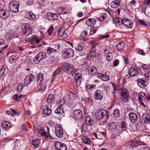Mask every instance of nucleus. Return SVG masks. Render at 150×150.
Segmentation results:
<instances>
[{
    "instance_id": "aec40b11",
    "label": "nucleus",
    "mask_w": 150,
    "mask_h": 150,
    "mask_svg": "<svg viewBox=\"0 0 150 150\" xmlns=\"http://www.w3.org/2000/svg\"><path fill=\"white\" fill-rule=\"evenodd\" d=\"M96 22V20L94 18H89L87 20L86 24L88 26L93 27Z\"/></svg>"
},
{
    "instance_id": "a19ab883",
    "label": "nucleus",
    "mask_w": 150,
    "mask_h": 150,
    "mask_svg": "<svg viewBox=\"0 0 150 150\" xmlns=\"http://www.w3.org/2000/svg\"><path fill=\"white\" fill-rule=\"evenodd\" d=\"M145 95V93L144 92H142L140 93L139 94L138 101L144 100Z\"/></svg>"
},
{
    "instance_id": "c03bdc74",
    "label": "nucleus",
    "mask_w": 150,
    "mask_h": 150,
    "mask_svg": "<svg viewBox=\"0 0 150 150\" xmlns=\"http://www.w3.org/2000/svg\"><path fill=\"white\" fill-rule=\"evenodd\" d=\"M3 125L4 128H8L10 127L11 124L8 121H4L3 122Z\"/></svg>"
},
{
    "instance_id": "72a5a7b5",
    "label": "nucleus",
    "mask_w": 150,
    "mask_h": 150,
    "mask_svg": "<svg viewBox=\"0 0 150 150\" xmlns=\"http://www.w3.org/2000/svg\"><path fill=\"white\" fill-rule=\"evenodd\" d=\"M120 2L118 0L113 1L110 4V6L112 8H115L120 5Z\"/></svg>"
},
{
    "instance_id": "de8ad7c7",
    "label": "nucleus",
    "mask_w": 150,
    "mask_h": 150,
    "mask_svg": "<svg viewBox=\"0 0 150 150\" xmlns=\"http://www.w3.org/2000/svg\"><path fill=\"white\" fill-rule=\"evenodd\" d=\"M83 142L86 144H89L91 143V141L86 137L84 136L83 138Z\"/></svg>"
},
{
    "instance_id": "9b49d317",
    "label": "nucleus",
    "mask_w": 150,
    "mask_h": 150,
    "mask_svg": "<svg viewBox=\"0 0 150 150\" xmlns=\"http://www.w3.org/2000/svg\"><path fill=\"white\" fill-rule=\"evenodd\" d=\"M45 16L47 19L50 20H56L58 18V16L56 13L48 12L46 14Z\"/></svg>"
},
{
    "instance_id": "a878e982",
    "label": "nucleus",
    "mask_w": 150,
    "mask_h": 150,
    "mask_svg": "<svg viewBox=\"0 0 150 150\" xmlns=\"http://www.w3.org/2000/svg\"><path fill=\"white\" fill-rule=\"evenodd\" d=\"M88 72L89 74L91 75H94L96 74L97 72V70L96 68L94 66L89 67L88 68Z\"/></svg>"
},
{
    "instance_id": "cd10ccee",
    "label": "nucleus",
    "mask_w": 150,
    "mask_h": 150,
    "mask_svg": "<svg viewBox=\"0 0 150 150\" xmlns=\"http://www.w3.org/2000/svg\"><path fill=\"white\" fill-rule=\"evenodd\" d=\"M85 123L88 125H91L94 122L92 119L90 115H87L85 119Z\"/></svg>"
},
{
    "instance_id": "49530a36",
    "label": "nucleus",
    "mask_w": 150,
    "mask_h": 150,
    "mask_svg": "<svg viewBox=\"0 0 150 150\" xmlns=\"http://www.w3.org/2000/svg\"><path fill=\"white\" fill-rule=\"evenodd\" d=\"M64 30L63 27H61L58 30V37L60 38L61 35L64 32Z\"/></svg>"
},
{
    "instance_id": "c85d7f7f",
    "label": "nucleus",
    "mask_w": 150,
    "mask_h": 150,
    "mask_svg": "<svg viewBox=\"0 0 150 150\" xmlns=\"http://www.w3.org/2000/svg\"><path fill=\"white\" fill-rule=\"evenodd\" d=\"M43 74L42 73H39L38 74L37 77V83L38 85H41L43 81Z\"/></svg>"
},
{
    "instance_id": "e2e57ef3",
    "label": "nucleus",
    "mask_w": 150,
    "mask_h": 150,
    "mask_svg": "<svg viewBox=\"0 0 150 150\" xmlns=\"http://www.w3.org/2000/svg\"><path fill=\"white\" fill-rule=\"evenodd\" d=\"M87 35V32L86 31L84 30L82 32L81 34V36L82 37H86Z\"/></svg>"
},
{
    "instance_id": "f704fd0d",
    "label": "nucleus",
    "mask_w": 150,
    "mask_h": 150,
    "mask_svg": "<svg viewBox=\"0 0 150 150\" xmlns=\"http://www.w3.org/2000/svg\"><path fill=\"white\" fill-rule=\"evenodd\" d=\"M70 100V96L68 94H66L63 99L61 100V102H62V103L61 104H64L65 103H67Z\"/></svg>"
},
{
    "instance_id": "2f4dec72",
    "label": "nucleus",
    "mask_w": 150,
    "mask_h": 150,
    "mask_svg": "<svg viewBox=\"0 0 150 150\" xmlns=\"http://www.w3.org/2000/svg\"><path fill=\"white\" fill-rule=\"evenodd\" d=\"M8 16L6 13L5 10L3 9H0V17L3 19H6Z\"/></svg>"
},
{
    "instance_id": "2eb2a0df",
    "label": "nucleus",
    "mask_w": 150,
    "mask_h": 150,
    "mask_svg": "<svg viewBox=\"0 0 150 150\" xmlns=\"http://www.w3.org/2000/svg\"><path fill=\"white\" fill-rule=\"evenodd\" d=\"M64 52L63 53V55L65 58H68L69 57L73 56L74 53L73 50L71 49H67L64 50Z\"/></svg>"
},
{
    "instance_id": "a18cd8bd",
    "label": "nucleus",
    "mask_w": 150,
    "mask_h": 150,
    "mask_svg": "<svg viewBox=\"0 0 150 150\" xmlns=\"http://www.w3.org/2000/svg\"><path fill=\"white\" fill-rule=\"evenodd\" d=\"M86 124H83L82 125V129L84 132H87L89 130V128L88 127V126Z\"/></svg>"
},
{
    "instance_id": "3c124183",
    "label": "nucleus",
    "mask_w": 150,
    "mask_h": 150,
    "mask_svg": "<svg viewBox=\"0 0 150 150\" xmlns=\"http://www.w3.org/2000/svg\"><path fill=\"white\" fill-rule=\"evenodd\" d=\"M96 87V85L95 84H91L88 85L86 87V90L88 91H89L92 88Z\"/></svg>"
},
{
    "instance_id": "6e6552de",
    "label": "nucleus",
    "mask_w": 150,
    "mask_h": 150,
    "mask_svg": "<svg viewBox=\"0 0 150 150\" xmlns=\"http://www.w3.org/2000/svg\"><path fill=\"white\" fill-rule=\"evenodd\" d=\"M108 125L109 128L111 131L117 132L119 130L120 127L116 122H110L108 123Z\"/></svg>"
},
{
    "instance_id": "1a4fd4ad",
    "label": "nucleus",
    "mask_w": 150,
    "mask_h": 150,
    "mask_svg": "<svg viewBox=\"0 0 150 150\" xmlns=\"http://www.w3.org/2000/svg\"><path fill=\"white\" fill-rule=\"evenodd\" d=\"M28 24H25V25L22 27V31L23 34L25 35H28L31 34L32 30L31 28L28 26Z\"/></svg>"
},
{
    "instance_id": "6ab92c4d",
    "label": "nucleus",
    "mask_w": 150,
    "mask_h": 150,
    "mask_svg": "<svg viewBox=\"0 0 150 150\" xmlns=\"http://www.w3.org/2000/svg\"><path fill=\"white\" fill-rule=\"evenodd\" d=\"M97 76L103 81H107L109 80V77L108 75L98 73L97 74Z\"/></svg>"
},
{
    "instance_id": "338daca9",
    "label": "nucleus",
    "mask_w": 150,
    "mask_h": 150,
    "mask_svg": "<svg viewBox=\"0 0 150 150\" xmlns=\"http://www.w3.org/2000/svg\"><path fill=\"white\" fill-rule=\"evenodd\" d=\"M119 61L117 59H115L113 62V66L114 67H117L119 64Z\"/></svg>"
},
{
    "instance_id": "0e129e2a",
    "label": "nucleus",
    "mask_w": 150,
    "mask_h": 150,
    "mask_svg": "<svg viewBox=\"0 0 150 150\" xmlns=\"http://www.w3.org/2000/svg\"><path fill=\"white\" fill-rule=\"evenodd\" d=\"M138 53L142 55H145L146 54V53L144 52L142 50H139L137 51Z\"/></svg>"
},
{
    "instance_id": "c756f323",
    "label": "nucleus",
    "mask_w": 150,
    "mask_h": 150,
    "mask_svg": "<svg viewBox=\"0 0 150 150\" xmlns=\"http://www.w3.org/2000/svg\"><path fill=\"white\" fill-rule=\"evenodd\" d=\"M64 112L63 108L60 106L58 107L54 111V112L57 114L58 116H60L62 115Z\"/></svg>"
},
{
    "instance_id": "4be33fe9",
    "label": "nucleus",
    "mask_w": 150,
    "mask_h": 150,
    "mask_svg": "<svg viewBox=\"0 0 150 150\" xmlns=\"http://www.w3.org/2000/svg\"><path fill=\"white\" fill-rule=\"evenodd\" d=\"M51 57L50 58V60L48 61V63L50 65H54L58 61V59L57 58V55L51 56Z\"/></svg>"
},
{
    "instance_id": "09e8293b",
    "label": "nucleus",
    "mask_w": 150,
    "mask_h": 150,
    "mask_svg": "<svg viewBox=\"0 0 150 150\" xmlns=\"http://www.w3.org/2000/svg\"><path fill=\"white\" fill-rule=\"evenodd\" d=\"M25 84L23 83H21L18 85L17 87V90L19 92H21Z\"/></svg>"
},
{
    "instance_id": "473e14b6",
    "label": "nucleus",
    "mask_w": 150,
    "mask_h": 150,
    "mask_svg": "<svg viewBox=\"0 0 150 150\" xmlns=\"http://www.w3.org/2000/svg\"><path fill=\"white\" fill-rule=\"evenodd\" d=\"M91 43H92L93 44V46L92 47L91 50L89 52V54L91 56L92 55H93L96 51V48L95 46L97 45V43L94 42V41H91Z\"/></svg>"
},
{
    "instance_id": "393cba45",
    "label": "nucleus",
    "mask_w": 150,
    "mask_h": 150,
    "mask_svg": "<svg viewBox=\"0 0 150 150\" xmlns=\"http://www.w3.org/2000/svg\"><path fill=\"white\" fill-rule=\"evenodd\" d=\"M142 117L144 123L148 124L150 122V116L149 115L144 113L142 115Z\"/></svg>"
},
{
    "instance_id": "20e7f679",
    "label": "nucleus",
    "mask_w": 150,
    "mask_h": 150,
    "mask_svg": "<svg viewBox=\"0 0 150 150\" xmlns=\"http://www.w3.org/2000/svg\"><path fill=\"white\" fill-rule=\"evenodd\" d=\"M55 128L56 136L59 138L62 137L63 135V131L61 125L59 124H57L56 125Z\"/></svg>"
},
{
    "instance_id": "dca6fc26",
    "label": "nucleus",
    "mask_w": 150,
    "mask_h": 150,
    "mask_svg": "<svg viewBox=\"0 0 150 150\" xmlns=\"http://www.w3.org/2000/svg\"><path fill=\"white\" fill-rule=\"evenodd\" d=\"M137 81L138 86L141 88L146 86L148 84V82L144 78L138 79Z\"/></svg>"
},
{
    "instance_id": "052dcab7",
    "label": "nucleus",
    "mask_w": 150,
    "mask_h": 150,
    "mask_svg": "<svg viewBox=\"0 0 150 150\" xmlns=\"http://www.w3.org/2000/svg\"><path fill=\"white\" fill-rule=\"evenodd\" d=\"M138 21L140 23V24H141V25L144 26H146L147 25V24L145 22L143 21L138 19Z\"/></svg>"
},
{
    "instance_id": "9d476101",
    "label": "nucleus",
    "mask_w": 150,
    "mask_h": 150,
    "mask_svg": "<svg viewBox=\"0 0 150 150\" xmlns=\"http://www.w3.org/2000/svg\"><path fill=\"white\" fill-rule=\"evenodd\" d=\"M35 76L33 74H30L26 76L24 79V84L28 85L29 84L31 81H33L35 79Z\"/></svg>"
},
{
    "instance_id": "79ce46f5",
    "label": "nucleus",
    "mask_w": 150,
    "mask_h": 150,
    "mask_svg": "<svg viewBox=\"0 0 150 150\" xmlns=\"http://www.w3.org/2000/svg\"><path fill=\"white\" fill-rule=\"evenodd\" d=\"M125 46V45L124 42H120L117 44L116 47L118 50H122L124 48Z\"/></svg>"
},
{
    "instance_id": "0eeeda50",
    "label": "nucleus",
    "mask_w": 150,
    "mask_h": 150,
    "mask_svg": "<svg viewBox=\"0 0 150 150\" xmlns=\"http://www.w3.org/2000/svg\"><path fill=\"white\" fill-rule=\"evenodd\" d=\"M74 81L77 86H79L81 83L82 77L81 74L79 73H76L74 76Z\"/></svg>"
},
{
    "instance_id": "6e6d98bb",
    "label": "nucleus",
    "mask_w": 150,
    "mask_h": 150,
    "mask_svg": "<svg viewBox=\"0 0 150 150\" xmlns=\"http://www.w3.org/2000/svg\"><path fill=\"white\" fill-rule=\"evenodd\" d=\"M16 58L13 55H12L9 57V60L11 62H14L16 59Z\"/></svg>"
},
{
    "instance_id": "c9c22d12",
    "label": "nucleus",
    "mask_w": 150,
    "mask_h": 150,
    "mask_svg": "<svg viewBox=\"0 0 150 150\" xmlns=\"http://www.w3.org/2000/svg\"><path fill=\"white\" fill-rule=\"evenodd\" d=\"M47 102L49 103H52L54 101V98L53 94H51L49 95L47 99Z\"/></svg>"
},
{
    "instance_id": "4d7b16f0",
    "label": "nucleus",
    "mask_w": 150,
    "mask_h": 150,
    "mask_svg": "<svg viewBox=\"0 0 150 150\" xmlns=\"http://www.w3.org/2000/svg\"><path fill=\"white\" fill-rule=\"evenodd\" d=\"M109 37V35H101L100 36L99 40H102L105 38H108Z\"/></svg>"
},
{
    "instance_id": "423d86ee",
    "label": "nucleus",
    "mask_w": 150,
    "mask_h": 150,
    "mask_svg": "<svg viewBox=\"0 0 150 150\" xmlns=\"http://www.w3.org/2000/svg\"><path fill=\"white\" fill-rule=\"evenodd\" d=\"M85 45L84 43L79 40L75 42L74 45V47L76 50L79 52L81 51Z\"/></svg>"
},
{
    "instance_id": "f3484780",
    "label": "nucleus",
    "mask_w": 150,
    "mask_h": 150,
    "mask_svg": "<svg viewBox=\"0 0 150 150\" xmlns=\"http://www.w3.org/2000/svg\"><path fill=\"white\" fill-rule=\"evenodd\" d=\"M94 97L95 99L96 100H101L103 98L102 92L99 89L96 90L94 95Z\"/></svg>"
},
{
    "instance_id": "412c9836",
    "label": "nucleus",
    "mask_w": 150,
    "mask_h": 150,
    "mask_svg": "<svg viewBox=\"0 0 150 150\" xmlns=\"http://www.w3.org/2000/svg\"><path fill=\"white\" fill-rule=\"evenodd\" d=\"M25 17L30 20L34 21L36 18V15L32 12H27L26 13Z\"/></svg>"
},
{
    "instance_id": "e433bc0d",
    "label": "nucleus",
    "mask_w": 150,
    "mask_h": 150,
    "mask_svg": "<svg viewBox=\"0 0 150 150\" xmlns=\"http://www.w3.org/2000/svg\"><path fill=\"white\" fill-rule=\"evenodd\" d=\"M38 132L41 135H42L46 138H48L47 133L43 128L42 127L40 129H38Z\"/></svg>"
},
{
    "instance_id": "603ef678",
    "label": "nucleus",
    "mask_w": 150,
    "mask_h": 150,
    "mask_svg": "<svg viewBox=\"0 0 150 150\" xmlns=\"http://www.w3.org/2000/svg\"><path fill=\"white\" fill-rule=\"evenodd\" d=\"M113 115L115 117H117L120 116V111L118 109L115 110L113 112Z\"/></svg>"
},
{
    "instance_id": "39448f33",
    "label": "nucleus",
    "mask_w": 150,
    "mask_h": 150,
    "mask_svg": "<svg viewBox=\"0 0 150 150\" xmlns=\"http://www.w3.org/2000/svg\"><path fill=\"white\" fill-rule=\"evenodd\" d=\"M46 55L45 53L44 52H40L39 53L34 59V62L37 64L41 60L45 58Z\"/></svg>"
},
{
    "instance_id": "8fccbe9b",
    "label": "nucleus",
    "mask_w": 150,
    "mask_h": 150,
    "mask_svg": "<svg viewBox=\"0 0 150 150\" xmlns=\"http://www.w3.org/2000/svg\"><path fill=\"white\" fill-rule=\"evenodd\" d=\"M62 143L56 141L55 142L54 146L56 149L58 150L59 149H60V146H61Z\"/></svg>"
},
{
    "instance_id": "37998d69",
    "label": "nucleus",
    "mask_w": 150,
    "mask_h": 150,
    "mask_svg": "<svg viewBox=\"0 0 150 150\" xmlns=\"http://www.w3.org/2000/svg\"><path fill=\"white\" fill-rule=\"evenodd\" d=\"M99 27V26H96L91 28L90 29V34L91 35L94 34L96 32Z\"/></svg>"
},
{
    "instance_id": "bf43d9fd",
    "label": "nucleus",
    "mask_w": 150,
    "mask_h": 150,
    "mask_svg": "<svg viewBox=\"0 0 150 150\" xmlns=\"http://www.w3.org/2000/svg\"><path fill=\"white\" fill-rule=\"evenodd\" d=\"M53 26H52L50 28H49L47 30V32L49 35H50L52 33V32L53 31Z\"/></svg>"
},
{
    "instance_id": "7c9ffc66",
    "label": "nucleus",
    "mask_w": 150,
    "mask_h": 150,
    "mask_svg": "<svg viewBox=\"0 0 150 150\" xmlns=\"http://www.w3.org/2000/svg\"><path fill=\"white\" fill-rule=\"evenodd\" d=\"M105 54L106 56L107 59L109 61H110L112 59V53L108 50H105Z\"/></svg>"
},
{
    "instance_id": "864d4df0",
    "label": "nucleus",
    "mask_w": 150,
    "mask_h": 150,
    "mask_svg": "<svg viewBox=\"0 0 150 150\" xmlns=\"http://www.w3.org/2000/svg\"><path fill=\"white\" fill-rule=\"evenodd\" d=\"M6 70V68L5 67H3L0 70V76L2 77L4 74Z\"/></svg>"
},
{
    "instance_id": "69168bd1",
    "label": "nucleus",
    "mask_w": 150,
    "mask_h": 150,
    "mask_svg": "<svg viewBox=\"0 0 150 150\" xmlns=\"http://www.w3.org/2000/svg\"><path fill=\"white\" fill-rule=\"evenodd\" d=\"M60 146V149H59V150H66L67 148L65 145L62 143V144Z\"/></svg>"
},
{
    "instance_id": "5701e85b",
    "label": "nucleus",
    "mask_w": 150,
    "mask_h": 150,
    "mask_svg": "<svg viewBox=\"0 0 150 150\" xmlns=\"http://www.w3.org/2000/svg\"><path fill=\"white\" fill-rule=\"evenodd\" d=\"M130 121L133 122H135L138 119L137 115L134 112H131L129 115Z\"/></svg>"
},
{
    "instance_id": "4468645a",
    "label": "nucleus",
    "mask_w": 150,
    "mask_h": 150,
    "mask_svg": "<svg viewBox=\"0 0 150 150\" xmlns=\"http://www.w3.org/2000/svg\"><path fill=\"white\" fill-rule=\"evenodd\" d=\"M73 115L75 118L78 120H80L82 117V112L79 109L74 110L73 112Z\"/></svg>"
},
{
    "instance_id": "ddd939ff",
    "label": "nucleus",
    "mask_w": 150,
    "mask_h": 150,
    "mask_svg": "<svg viewBox=\"0 0 150 150\" xmlns=\"http://www.w3.org/2000/svg\"><path fill=\"white\" fill-rule=\"evenodd\" d=\"M139 69L137 68L132 67L129 69L128 74L130 76H135L139 74Z\"/></svg>"
},
{
    "instance_id": "b1692460",
    "label": "nucleus",
    "mask_w": 150,
    "mask_h": 150,
    "mask_svg": "<svg viewBox=\"0 0 150 150\" xmlns=\"http://www.w3.org/2000/svg\"><path fill=\"white\" fill-rule=\"evenodd\" d=\"M47 53L48 54H50L51 56L57 55V52L56 50L54 49H52L50 47H48L47 50Z\"/></svg>"
},
{
    "instance_id": "774afa93",
    "label": "nucleus",
    "mask_w": 150,
    "mask_h": 150,
    "mask_svg": "<svg viewBox=\"0 0 150 150\" xmlns=\"http://www.w3.org/2000/svg\"><path fill=\"white\" fill-rule=\"evenodd\" d=\"M145 77L148 80H150V72H148L145 75Z\"/></svg>"
},
{
    "instance_id": "5fc2aeb1",
    "label": "nucleus",
    "mask_w": 150,
    "mask_h": 150,
    "mask_svg": "<svg viewBox=\"0 0 150 150\" xmlns=\"http://www.w3.org/2000/svg\"><path fill=\"white\" fill-rule=\"evenodd\" d=\"M69 11L67 8H64L63 9L62 11V13H63L65 15L68 16V14Z\"/></svg>"
},
{
    "instance_id": "f257e3e1",
    "label": "nucleus",
    "mask_w": 150,
    "mask_h": 150,
    "mask_svg": "<svg viewBox=\"0 0 150 150\" xmlns=\"http://www.w3.org/2000/svg\"><path fill=\"white\" fill-rule=\"evenodd\" d=\"M62 68L64 72L67 74H71L72 75L74 74L77 71L71 64L68 63H64L62 66Z\"/></svg>"
},
{
    "instance_id": "a211bd4d",
    "label": "nucleus",
    "mask_w": 150,
    "mask_h": 150,
    "mask_svg": "<svg viewBox=\"0 0 150 150\" xmlns=\"http://www.w3.org/2000/svg\"><path fill=\"white\" fill-rule=\"evenodd\" d=\"M122 23L126 26L129 28H132L133 23L132 22L130 21L128 19L125 18L122 21Z\"/></svg>"
},
{
    "instance_id": "58836bf2",
    "label": "nucleus",
    "mask_w": 150,
    "mask_h": 150,
    "mask_svg": "<svg viewBox=\"0 0 150 150\" xmlns=\"http://www.w3.org/2000/svg\"><path fill=\"white\" fill-rule=\"evenodd\" d=\"M32 144L35 147L38 148L40 145V143L39 142L38 139H33Z\"/></svg>"
},
{
    "instance_id": "bb28decb",
    "label": "nucleus",
    "mask_w": 150,
    "mask_h": 150,
    "mask_svg": "<svg viewBox=\"0 0 150 150\" xmlns=\"http://www.w3.org/2000/svg\"><path fill=\"white\" fill-rule=\"evenodd\" d=\"M42 111L44 115H50L51 112V109H49L46 105L43 107Z\"/></svg>"
},
{
    "instance_id": "f8f14e48",
    "label": "nucleus",
    "mask_w": 150,
    "mask_h": 150,
    "mask_svg": "<svg viewBox=\"0 0 150 150\" xmlns=\"http://www.w3.org/2000/svg\"><path fill=\"white\" fill-rule=\"evenodd\" d=\"M107 111L104 109L100 110L96 115V118L98 120L102 119L105 115H107Z\"/></svg>"
},
{
    "instance_id": "7ed1b4c3",
    "label": "nucleus",
    "mask_w": 150,
    "mask_h": 150,
    "mask_svg": "<svg viewBox=\"0 0 150 150\" xmlns=\"http://www.w3.org/2000/svg\"><path fill=\"white\" fill-rule=\"evenodd\" d=\"M19 4L17 1L11 2L9 4V9L10 11L14 13H17L19 11Z\"/></svg>"
},
{
    "instance_id": "4c0bfd02",
    "label": "nucleus",
    "mask_w": 150,
    "mask_h": 150,
    "mask_svg": "<svg viewBox=\"0 0 150 150\" xmlns=\"http://www.w3.org/2000/svg\"><path fill=\"white\" fill-rule=\"evenodd\" d=\"M107 13L109 14V13L107 11H105L104 12L102 13L100 17L99 18H97L99 20L101 21H103L104 20V19L106 18V14Z\"/></svg>"
},
{
    "instance_id": "680f3d73",
    "label": "nucleus",
    "mask_w": 150,
    "mask_h": 150,
    "mask_svg": "<svg viewBox=\"0 0 150 150\" xmlns=\"http://www.w3.org/2000/svg\"><path fill=\"white\" fill-rule=\"evenodd\" d=\"M68 36V34L66 31L64 32L61 35L60 38H66Z\"/></svg>"
},
{
    "instance_id": "13d9d810",
    "label": "nucleus",
    "mask_w": 150,
    "mask_h": 150,
    "mask_svg": "<svg viewBox=\"0 0 150 150\" xmlns=\"http://www.w3.org/2000/svg\"><path fill=\"white\" fill-rule=\"evenodd\" d=\"M62 69V67H59L57 69L55 70L54 72L58 75L61 72V70Z\"/></svg>"
},
{
    "instance_id": "f03ea898",
    "label": "nucleus",
    "mask_w": 150,
    "mask_h": 150,
    "mask_svg": "<svg viewBox=\"0 0 150 150\" xmlns=\"http://www.w3.org/2000/svg\"><path fill=\"white\" fill-rule=\"evenodd\" d=\"M129 95L127 91L125 89L121 91V92L119 95V97L122 101L126 102L128 101Z\"/></svg>"
},
{
    "instance_id": "ea45409f",
    "label": "nucleus",
    "mask_w": 150,
    "mask_h": 150,
    "mask_svg": "<svg viewBox=\"0 0 150 150\" xmlns=\"http://www.w3.org/2000/svg\"><path fill=\"white\" fill-rule=\"evenodd\" d=\"M24 97V96L23 95L16 94L13 96V98L14 100L19 101L21 100V98Z\"/></svg>"
}]
</instances>
